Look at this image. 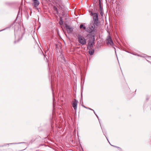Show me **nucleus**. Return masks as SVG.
Listing matches in <instances>:
<instances>
[{
    "label": "nucleus",
    "instance_id": "ddd939ff",
    "mask_svg": "<svg viewBox=\"0 0 151 151\" xmlns=\"http://www.w3.org/2000/svg\"><path fill=\"white\" fill-rule=\"evenodd\" d=\"M31 1H32V2H36V1H38L39 0H31Z\"/></svg>",
    "mask_w": 151,
    "mask_h": 151
},
{
    "label": "nucleus",
    "instance_id": "39448f33",
    "mask_svg": "<svg viewBox=\"0 0 151 151\" xmlns=\"http://www.w3.org/2000/svg\"><path fill=\"white\" fill-rule=\"evenodd\" d=\"M78 103V101L76 99H74L72 103V106L76 111L77 109V105Z\"/></svg>",
    "mask_w": 151,
    "mask_h": 151
},
{
    "label": "nucleus",
    "instance_id": "9d476101",
    "mask_svg": "<svg viewBox=\"0 0 151 151\" xmlns=\"http://www.w3.org/2000/svg\"><path fill=\"white\" fill-rule=\"evenodd\" d=\"M94 50L93 49L91 50H89L88 51L90 55H92L93 54V53L94 52Z\"/></svg>",
    "mask_w": 151,
    "mask_h": 151
},
{
    "label": "nucleus",
    "instance_id": "412c9836",
    "mask_svg": "<svg viewBox=\"0 0 151 151\" xmlns=\"http://www.w3.org/2000/svg\"><path fill=\"white\" fill-rule=\"evenodd\" d=\"M100 6L101 7V5L100 4Z\"/></svg>",
    "mask_w": 151,
    "mask_h": 151
},
{
    "label": "nucleus",
    "instance_id": "20e7f679",
    "mask_svg": "<svg viewBox=\"0 0 151 151\" xmlns=\"http://www.w3.org/2000/svg\"><path fill=\"white\" fill-rule=\"evenodd\" d=\"M106 44L108 45H110L111 46H113L114 45V43L111 38L109 35L108 36L107 39L106 40Z\"/></svg>",
    "mask_w": 151,
    "mask_h": 151
},
{
    "label": "nucleus",
    "instance_id": "a211bd4d",
    "mask_svg": "<svg viewBox=\"0 0 151 151\" xmlns=\"http://www.w3.org/2000/svg\"><path fill=\"white\" fill-rule=\"evenodd\" d=\"M5 29H2V30H0V32H1V31H2L3 30H4Z\"/></svg>",
    "mask_w": 151,
    "mask_h": 151
},
{
    "label": "nucleus",
    "instance_id": "f3484780",
    "mask_svg": "<svg viewBox=\"0 0 151 151\" xmlns=\"http://www.w3.org/2000/svg\"><path fill=\"white\" fill-rule=\"evenodd\" d=\"M112 146V145H111ZM114 147H117V148H119V147H117L116 146H114V145H112Z\"/></svg>",
    "mask_w": 151,
    "mask_h": 151
},
{
    "label": "nucleus",
    "instance_id": "f257e3e1",
    "mask_svg": "<svg viewBox=\"0 0 151 151\" xmlns=\"http://www.w3.org/2000/svg\"><path fill=\"white\" fill-rule=\"evenodd\" d=\"M97 27L94 23L91 24L89 27L87 28L86 31L90 33L95 32Z\"/></svg>",
    "mask_w": 151,
    "mask_h": 151
},
{
    "label": "nucleus",
    "instance_id": "4be33fe9",
    "mask_svg": "<svg viewBox=\"0 0 151 151\" xmlns=\"http://www.w3.org/2000/svg\"><path fill=\"white\" fill-rule=\"evenodd\" d=\"M106 137V139H107V140L108 141V139H107V138Z\"/></svg>",
    "mask_w": 151,
    "mask_h": 151
},
{
    "label": "nucleus",
    "instance_id": "4468645a",
    "mask_svg": "<svg viewBox=\"0 0 151 151\" xmlns=\"http://www.w3.org/2000/svg\"><path fill=\"white\" fill-rule=\"evenodd\" d=\"M54 9L55 10L57 11V8L55 7H54Z\"/></svg>",
    "mask_w": 151,
    "mask_h": 151
},
{
    "label": "nucleus",
    "instance_id": "1a4fd4ad",
    "mask_svg": "<svg viewBox=\"0 0 151 151\" xmlns=\"http://www.w3.org/2000/svg\"><path fill=\"white\" fill-rule=\"evenodd\" d=\"M83 106V107H84V108H86V109H90V110H91L93 111V112H94V113L96 115V116L97 117V118H98V119L99 120V116H98V115H97L96 114V113H95V111H94L93 109H91V108H87V107H86V106Z\"/></svg>",
    "mask_w": 151,
    "mask_h": 151
},
{
    "label": "nucleus",
    "instance_id": "6e6552de",
    "mask_svg": "<svg viewBox=\"0 0 151 151\" xmlns=\"http://www.w3.org/2000/svg\"><path fill=\"white\" fill-rule=\"evenodd\" d=\"M32 4L33 6L36 8L37 7V6L40 4V2L39 1L36 2H33L32 3Z\"/></svg>",
    "mask_w": 151,
    "mask_h": 151
},
{
    "label": "nucleus",
    "instance_id": "5701e85b",
    "mask_svg": "<svg viewBox=\"0 0 151 151\" xmlns=\"http://www.w3.org/2000/svg\"><path fill=\"white\" fill-rule=\"evenodd\" d=\"M150 57L151 58V57Z\"/></svg>",
    "mask_w": 151,
    "mask_h": 151
},
{
    "label": "nucleus",
    "instance_id": "f03ea898",
    "mask_svg": "<svg viewBox=\"0 0 151 151\" xmlns=\"http://www.w3.org/2000/svg\"><path fill=\"white\" fill-rule=\"evenodd\" d=\"M91 15L93 16V23L96 24V26H98L99 24L98 15L97 13H93L92 12H91Z\"/></svg>",
    "mask_w": 151,
    "mask_h": 151
},
{
    "label": "nucleus",
    "instance_id": "aec40b11",
    "mask_svg": "<svg viewBox=\"0 0 151 151\" xmlns=\"http://www.w3.org/2000/svg\"><path fill=\"white\" fill-rule=\"evenodd\" d=\"M148 61L149 63H151V62H150V61Z\"/></svg>",
    "mask_w": 151,
    "mask_h": 151
},
{
    "label": "nucleus",
    "instance_id": "f8f14e48",
    "mask_svg": "<svg viewBox=\"0 0 151 151\" xmlns=\"http://www.w3.org/2000/svg\"><path fill=\"white\" fill-rule=\"evenodd\" d=\"M59 24L60 25H62L63 24V21L62 20L61 18H60V21L59 22Z\"/></svg>",
    "mask_w": 151,
    "mask_h": 151
},
{
    "label": "nucleus",
    "instance_id": "7ed1b4c3",
    "mask_svg": "<svg viewBox=\"0 0 151 151\" xmlns=\"http://www.w3.org/2000/svg\"><path fill=\"white\" fill-rule=\"evenodd\" d=\"M78 42L82 45H85L86 42L85 38L82 36H79L78 38Z\"/></svg>",
    "mask_w": 151,
    "mask_h": 151
},
{
    "label": "nucleus",
    "instance_id": "2eb2a0df",
    "mask_svg": "<svg viewBox=\"0 0 151 151\" xmlns=\"http://www.w3.org/2000/svg\"><path fill=\"white\" fill-rule=\"evenodd\" d=\"M19 13H18V15L17 16L16 19H17L18 17H19Z\"/></svg>",
    "mask_w": 151,
    "mask_h": 151
},
{
    "label": "nucleus",
    "instance_id": "6ab92c4d",
    "mask_svg": "<svg viewBox=\"0 0 151 151\" xmlns=\"http://www.w3.org/2000/svg\"><path fill=\"white\" fill-rule=\"evenodd\" d=\"M114 49H115V48L114 47ZM115 52H116V50H115Z\"/></svg>",
    "mask_w": 151,
    "mask_h": 151
},
{
    "label": "nucleus",
    "instance_id": "dca6fc26",
    "mask_svg": "<svg viewBox=\"0 0 151 151\" xmlns=\"http://www.w3.org/2000/svg\"><path fill=\"white\" fill-rule=\"evenodd\" d=\"M112 146V145H111ZM114 147H117V148H119V147H117L116 146H114V145H112Z\"/></svg>",
    "mask_w": 151,
    "mask_h": 151
},
{
    "label": "nucleus",
    "instance_id": "0eeeda50",
    "mask_svg": "<svg viewBox=\"0 0 151 151\" xmlns=\"http://www.w3.org/2000/svg\"><path fill=\"white\" fill-rule=\"evenodd\" d=\"M94 43L93 40H90L88 42V48H91L93 46Z\"/></svg>",
    "mask_w": 151,
    "mask_h": 151
},
{
    "label": "nucleus",
    "instance_id": "423d86ee",
    "mask_svg": "<svg viewBox=\"0 0 151 151\" xmlns=\"http://www.w3.org/2000/svg\"><path fill=\"white\" fill-rule=\"evenodd\" d=\"M67 32L68 33L71 32L73 31V28L69 25L66 24L65 27Z\"/></svg>",
    "mask_w": 151,
    "mask_h": 151
},
{
    "label": "nucleus",
    "instance_id": "9b49d317",
    "mask_svg": "<svg viewBox=\"0 0 151 151\" xmlns=\"http://www.w3.org/2000/svg\"><path fill=\"white\" fill-rule=\"evenodd\" d=\"M80 29H81L83 28L84 30L86 29V27L82 24H81L80 25Z\"/></svg>",
    "mask_w": 151,
    "mask_h": 151
}]
</instances>
